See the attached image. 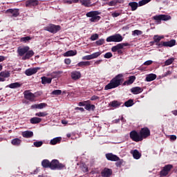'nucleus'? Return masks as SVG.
Masks as SVG:
<instances>
[{
    "label": "nucleus",
    "mask_w": 177,
    "mask_h": 177,
    "mask_svg": "<svg viewBox=\"0 0 177 177\" xmlns=\"http://www.w3.org/2000/svg\"><path fill=\"white\" fill-rule=\"evenodd\" d=\"M136 80V76L131 75L129 77L128 80L124 82V74L120 73L113 77L110 82L105 86L104 90L109 91V89H114L115 88H118L120 85L122 84L124 86L128 85H132L135 80Z\"/></svg>",
    "instance_id": "f257e3e1"
},
{
    "label": "nucleus",
    "mask_w": 177,
    "mask_h": 177,
    "mask_svg": "<svg viewBox=\"0 0 177 177\" xmlns=\"http://www.w3.org/2000/svg\"><path fill=\"white\" fill-rule=\"evenodd\" d=\"M99 15H102V12L100 11H90L86 14V17H91L89 21L91 23H97L102 17L99 16Z\"/></svg>",
    "instance_id": "f03ea898"
},
{
    "label": "nucleus",
    "mask_w": 177,
    "mask_h": 177,
    "mask_svg": "<svg viewBox=\"0 0 177 177\" xmlns=\"http://www.w3.org/2000/svg\"><path fill=\"white\" fill-rule=\"evenodd\" d=\"M64 168L66 169V165L63 163H60L58 160L54 159L50 162V169L53 171H55L56 169L60 171L64 169Z\"/></svg>",
    "instance_id": "7ed1b4c3"
},
{
    "label": "nucleus",
    "mask_w": 177,
    "mask_h": 177,
    "mask_svg": "<svg viewBox=\"0 0 177 177\" xmlns=\"http://www.w3.org/2000/svg\"><path fill=\"white\" fill-rule=\"evenodd\" d=\"M171 19H172L171 15H159L153 17V19L156 20L158 24H161V21H168V20H171Z\"/></svg>",
    "instance_id": "20e7f679"
},
{
    "label": "nucleus",
    "mask_w": 177,
    "mask_h": 177,
    "mask_svg": "<svg viewBox=\"0 0 177 177\" xmlns=\"http://www.w3.org/2000/svg\"><path fill=\"white\" fill-rule=\"evenodd\" d=\"M44 30L48 31V32L56 34V32L62 30V27L59 25L50 24L48 26H46Z\"/></svg>",
    "instance_id": "39448f33"
},
{
    "label": "nucleus",
    "mask_w": 177,
    "mask_h": 177,
    "mask_svg": "<svg viewBox=\"0 0 177 177\" xmlns=\"http://www.w3.org/2000/svg\"><path fill=\"white\" fill-rule=\"evenodd\" d=\"M124 38L120 34L109 36L106 38V42H122Z\"/></svg>",
    "instance_id": "423d86ee"
},
{
    "label": "nucleus",
    "mask_w": 177,
    "mask_h": 177,
    "mask_svg": "<svg viewBox=\"0 0 177 177\" xmlns=\"http://www.w3.org/2000/svg\"><path fill=\"white\" fill-rule=\"evenodd\" d=\"M130 139L133 142H142V137L140 136V133H138L136 130H133L129 133Z\"/></svg>",
    "instance_id": "0eeeda50"
},
{
    "label": "nucleus",
    "mask_w": 177,
    "mask_h": 177,
    "mask_svg": "<svg viewBox=\"0 0 177 177\" xmlns=\"http://www.w3.org/2000/svg\"><path fill=\"white\" fill-rule=\"evenodd\" d=\"M175 45H176V40L171 39L169 41H161L158 44V46L159 48H162V46L172 48V46H175Z\"/></svg>",
    "instance_id": "6e6552de"
},
{
    "label": "nucleus",
    "mask_w": 177,
    "mask_h": 177,
    "mask_svg": "<svg viewBox=\"0 0 177 177\" xmlns=\"http://www.w3.org/2000/svg\"><path fill=\"white\" fill-rule=\"evenodd\" d=\"M140 136L141 137L142 140L143 139H147L150 136V129L147 127H143L140 131Z\"/></svg>",
    "instance_id": "1a4fd4ad"
},
{
    "label": "nucleus",
    "mask_w": 177,
    "mask_h": 177,
    "mask_svg": "<svg viewBox=\"0 0 177 177\" xmlns=\"http://www.w3.org/2000/svg\"><path fill=\"white\" fill-rule=\"evenodd\" d=\"M24 98L26 99V100H29V102H35V95L30 91H25L24 92Z\"/></svg>",
    "instance_id": "9d476101"
},
{
    "label": "nucleus",
    "mask_w": 177,
    "mask_h": 177,
    "mask_svg": "<svg viewBox=\"0 0 177 177\" xmlns=\"http://www.w3.org/2000/svg\"><path fill=\"white\" fill-rule=\"evenodd\" d=\"M19 11V10L17 8H10L6 11V13H8L10 17H17L19 15H20V12Z\"/></svg>",
    "instance_id": "9b49d317"
},
{
    "label": "nucleus",
    "mask_w": 177,
    "mask_h": 177,
    "mask_svg": "<svg viewBox=\"0 0 177 177\" xmlns=\"http://www.w3.org/2000/svg\"><path fill=\"white\" fill-rule=\"evenodd\" d=\"M174 168L172 165H167L160 171V176H167L169 174V171Z\"/></svg>",
    "instance_id": "f8f14e48"
},
{
    "label": "nucleus",
    "mask_w": 177,
    "mask_h": 177,
    "mask_svg": "<svg viewBox=\"0 0 177 177\" xmlns=\"http://www.w3.org/2000/svg\"><path fill=\"white\" fill-rule=\"evenodd\" d=\"M124 46H129V43L118 44L116 46H113L111 48V50H112V52H117V50L124 49Z\"/></svg>",
    "instance_id": "ddd939ff"
},
{
    "label": "nucleus",
    "mask_w": 177,
    "mask_h": 177,
    "mask_svg": "<svg viewBox=\"0 0 177 177\" xmlns=\"http://www.w3.org/2000/svg\"><path fill=\"white\" fill-rule=\"evenodd\" d=\"M25 5L26 8H32L38 6L39 1L38 0H28L26 1Z\"/></svg>",
    "instance_id": "4468645a"
},
{
    "label": "nucleus",
    "mask_w": 177,
    "mask_h": 177,
    "mask_svg": "<svg viewBox=\"0 0 177 177\" xmlns=\"http://www.w3.org/2000/svg\"><path fill=\"white\" fill-rule=\"evenodd\" d=\"M113 175V170L111 169H109L105 167L101 171V176L102 177H111Z\"/></svg>",
    "instance_id": "2eb2a0df"
},
{
    "label": "nucleus",
    "mask_w": 177,
    "mask_h": 177,
    "mask_svg": "<svg viewBox=\"0 0 177 177\" xmlns=\"http://www.w3.org/2000/svg\"><path fill=\"white\" fill-rule=\"evenodd\" d=\"M30 50V47L28 46H24V47H19L17 49V53L19 55V56H24L27 52Z\"/></svg>",
    "instance_id": "dca6fc26"
},
{
    "label": "nucleus",
    "mask_w": 177,
    "mask_h": 177,
    "mask_svg": "<svg viewBox=\"0 0 177 177\" xmlns=\"http://www.w3.org/2000/svg\"><path fill=\"white\" fill-rule=\"evenodd\" d=\"M38 70H39V68H28L26 70L25 74L28 77H30L31 75H34V74H37V73H38Z\"/></svg>",
    "instance_id": "f3484780"
},
{
    "label": "nucleus",
    "mask_w": 177,
    "mask_h": 177,
    "mask_svg": "<svg viewBox=\"0 0 177 177\" xmlns=\"http://www.w3.org/2000/svg\"><path fill=\"white\" fill-rule=\"evenodd\" d=\"M106 158L109 161H117V160H120V157H118L117 155H114L113 153H106Z\"/></svg>",
    "instance_id": "a211bd4d"
},
{
    "label": "nucleus",
    "mask_w": 177,
    "mask_h": 177,
    "mask_svg": "<svg viewBox=\"0 0 177 177\" xmlns=\"http://www.w3.org/2000/svg\"><path fill=\"white\" fill-rule=\"evenodd\" d=\"M35 55V53H34V50H28L25 55L22 57V60H28L30 57H32Z\"/></svg>",
    "instance_id": "6ab92c4d"
},
{
    "label": "nucleus",
    "mask_w": 177,
    "mask_h": 177,
    "mask_svg": "<svg viewBox=\"0 0 177 177\" xmlns=\"http://www.w3.org/2000/svg\"><path fill=\"white\" fill-rule=\"evenodd\" d=\"M71 77L72 80L77 81V80H80V78H81V72L77 71H73L71 74Z\"/></svg>",
    "instance_id": "aec40b11"
},
{
    "label": "nucleus",
    "mask_w": 177,
    "mask_h": 177,
    "mask_svg": "<svg viewBox=\"0 0 177 177\" xmlns=\"http://www.w3.org/2000/svg\"><path fill=\"white\" fill-rule=\"evenodd\" d=\"M131 154H132L133 158L135 160H139L140 157H142V153L138 151V149L131 150L130 151Z\"/></svg>",
    "instance_id": "412c9836"
},
{
    "label": "nucleus",
    "mask_w": 177,
    "mask_h": 177,
    "mask_svg": "<svg viewBox=\"0 0 177 177\" xmlns=\"http://www.w3.org/2000/svg\"><path fill=\"white\" fill-rule=\"evenodd\" d=\"M131 92L133 95H139V93H142L143 92V88L139 86L133 87L131 88Z\"/></svg>",
    "instance_id": "4be33fe9"
},
{
    "label": "nucleus",
    "mask_w": 177,
    "mask_h": 177,
    "mask_svg": "<svg viewBox=\"0 0 177 177\" xmlns=\"http://www.w3.org/2000/svg\"><path fill=\"white\" fill-rule=\"evenodd\" d=\"M23 138H30L34 136V133L30 131H26L22 133Z\"/></svg>",
    "instance_id": "5701e85b"
},
{
    "label": "nucleus",
    "mask_w": 177,
    "mask_h": 177,
    "mask_svg": "<svg viewBox=\"0 0 177 177\" xmlns=\"http://www.w3.org/2000/svg\"><path fill=\"white\" fill-rule=\"evenodd\" d=\"M51 83H52L51 77H46L45 76L41 77V84H43V85H46V84H51Z\"/></svg>",
    "instance_id": "b1692460"
},
{
    "label": "nucleus",
    "mask_w": 177,
    "mask_h": 177,
    "mask_svg": "<svg viewBox=\"0 0 177 177\" xmlns=\"http://www.w3.org/2000/svg\"><path fill=\"white\" fill-rule=\"evenodd\" d=\"M129 6L131 8L132 12H135V10H136V9H138L139 7V4L136 1H133L129 3Z\"/></svg>",
    "instance_id": "393cba45"
},
{
    "label": "nucleus",
    "mask_w": 177,
    "mask_h": 177,
    "mask_svg": "<svg viewBox=\"0 0 177 177\" xmlns=\"http://www.w3.org/2000/svg\"><path fill=\"white\" fill-rule=\"evenodd\" d=\"M156 78H157V75H156L154 73H151L146 77V81L147 82H150L151 81H154V80H156Z\"/></svg>",
    "instance_id": "a878e982"
},
{
    "label": "nucleus",
    "mask_w": 177,
    "mask_h": 177,
    "mask_svg": "<svg viewBox=\"0 0 177 177\" xmlns=\"http://www.w3.org/2000/svg\"><path fill=\"white\" fill-rule=\"evenodd\" d=\"M42 121V118H38V117H34L32 118L30 120V124H39Z\"/></svg>",
    "instance_id": "bb28decb"
},
{
    "label": "nucleus",
    "mask_w": 177,
    "mask_h": 177,
    "mask_svg": "<svg viewBox=\"0 0 177 177\" xmlns=\"http://www.w3.org/2000/svg\"><path fill=\"white\" fill-rule=\"evenodd\" d=\"M77 55V50H68L65 53H64V57H68L70 56H75Z\"/></svg>",
    "instance_id": "cd10ccee"
},
{
    "label": "nucleus",
    "mask_w": 177,
    "mask_h": 177,
    "mask_svg": "<svg viewBox=\"0 0 177 177\" xmlns=\"http://www.w3.org/2000/svg\"><path fill=\"white\" fill-rule=\"evenodd\" d=\"M80 3L82 5H83V6H85L86 8H90V6H92V5H91V3H92V2H91V0H79Z\"/></svg>",
    "instance_id": "c85d7f7f"
},
{
    "label": "nucleus",
    "mask_w": 177,
    "mask_h": 177,
    "mask_svg": "<svg viewBox=\"0 0 177 177\" xmlns=\"http://www.w3.org/2000/svg\"><path fill=\"white\" fill-rule=\"evenodd\" d=\"M60 74H63V71H54V72L51 73L50 74V75L52 80H53V78H59Z\"/></svg>",
    "instance_id": "c756f323"
},
{
    "label": "nucleus",
    "mask_w": 177,
    "mask_h": 177,
    "mask_svg": "<svg viewBox=\"0 0 177 177\" xmlns=\"http://www.w3.org/2000/svg\"><path fill=\"white\" fill-rule=\"evenodd\" d=\"M43 168H50V162L48 159H44L41 162Z\"/></svg>",
    "instance_id": "7c9ffc66"
},
{
    "label": "nucleus",
    "mask_w": 177,
    "mask_h": 177,
    "mask_svg": "<svg viewBox=\"0 0 177 177\" xmlns=\"http://www.w3.org/2000/svg\"><path fill=\"white\" fill-rule=\"evenodd\" d=\"M60 142H62V137H57L51 140L50 141V144L55 145H57V143H60Z\"/></svg>",
    "instance_id": "2f4dec72"
},
{
    "label": "nucleus",
    "mask_w": 177,
    "mask_h": 177,
    "mask_svg": "<svg viewBox=\"0 0 177 177\" xmlns=\"http://www.w3.org/2000/svg\"><path fill=\"white\" fill-rule=\"evenodd\" d=\"M121 104H122V103L117 101V100H113L112 102H110L109 106H111V107H120V106H121Z\"/></svg>",
    "instance_id": "473e14b6"
},
{
    "label": "nucleus",
    "mask_w": 177,
    "mask_h": 177,
    "mask_svg": "<svg viewBox=\"0 0 177 177\" xmlns=\"http://www.w3.org/2000/svg\"><path fill=\"white\" fill-rule=\"evenodd\" d=\"M84 106H85L84 109L86 110H88V111H91V110H92V111H95V109H96V106H95V104H87Z\"/></svg>",
    "instance_id": "72a5a7b5"
},
{
    "label": "nucleus",
    "mask_w": 177,
    "mask_h": 177,
    "mask_svg": "<svg viewBox=\"0 0 177 177\" xmlns=\"http://www.w3.org/2000/svg\"><path fill=\"white\" fill-rule=\"evenodd\" d=\"M86 66H91V62L89 61L80 62L77 64V67H86Z\"/></svg>",
    "instance_id": "f704fd0d"
},
{
    "label": "nucleus",
    "mask_w": 177,
    "mask_h": 177,
    "mask_svg": "<svg viewBox=\"0 0 177 177\" xmlns=\"http://www.w3.org/2000/svg\"><path fill=\"white\" fill-rule=\"evenodd\" d=\"M164 38V36H159L158 35L153 36V41L156 42V45L158 46L160 43V41Z\"/></svg>",
    "instance_id": "c9c22d12"
},
{
    "label": "nucleus",
    "mask_w": 177,
    "mask_h": 177,
    "mask_svg": "<svg viewBox=\"0 0 177 177\" xmlns=\"http://www.w3.org/2000/svg\"><path fill=\"white\" fill-rule=\"evenodd\" d=\"M20 86H21V84L19 82L12 83L8 85V88H10L11 89H15V88H20Z\"/></svg>",
    "instance_id": "e433bc0d"
},
{
    "label": "nucleus",
    "mask_w": 177,
    "mask_h": 177,
    "mask_svg": "<svg viewBox=\"0 0 177 177\" xmlns=\"http://www.w3.org/2000/svg\"><path fill=\"white\" fill-rule=\"evenodd\" d=\"M11 143L12 145H13V146H20V144L21 143V140L19 138H15L12 140Z\"/></svg>",
    "instance_id": "4c0bfd02"
},
{
    "label": "nucleus",
    "mask_w": 177,
    "mask_h": 177,
    "mask_svg": "<svg viewBox=\"0 0 177 177\" xmlns=\"http://www.w3.org/2000/svg\"><path fill=\"white\" fill-rule=\"evenodd\" d=\"M134 104L133 100L130 99L124 102V106L126 107H131V106Z\"/></svg>",
    "instance_id": "58836bf2"
},
{
    "label": "nucleus",
    "mask_w": 177,
    "mask_h": 177,
    "mask_svg": "<svg viewBox=\"0 0 177 177\" xmlns=\"http://www.w3.org/2000/svg\"><path fill=\"white\" fill-rule=\"evenodd\" d=\"M64 3H67V5H71V3H78L80 0H64Z\"/></svg>",
    "instance_id": "ea45409f"
},
{
    "label": "nucleus",
    "mask_w": 177,
    "mask_h": 177,
    "mask_svg": "<svg viewBox=\"0 0 177 177\" xmlns=\"http://www.w3.org/2000/svg\"><path fill=\"white\" fill-rule=\"evenodd\" d=\"M0 77H3V78H9L10 77V73L9 72H1Z\"/></svg>",
    "instance_id": "a19ab883"
},
{
    "label": "nucleus",
    "mask_w": 177,
    "mask_h": 177,
    "mask_svg": "<svg viewBox=\"0 0 177 177\" xmlns=\"http://www.w3.org/2000/svg\"><path fill=\"white\" fill-rule=\"evenodd\" d=\"M151 0H141L138 2V6H143L147 3H149V2H150Z\"/></svg>",
    "instance_id": "79ce46f5"
},
{
    "label": "nucleus",
    "mask_w": 177,
    "mask_h": 177,
    "mask_svg": "<svg viewBox=\"0 0 177 177\" xmlns=\"http://www.w3.org/2000/svg\"><path fill=\"white\" fill-rule=\"evenodd\" d=\"M100 55H102L101 52H96V53H93V54H91V59H97V57H99V56H100Z\"/></svg>",
    "instance_id": "37998d69"
},
{
    "label": "nucleus",
    "mask_w": 177,
    "mask_h": 177,
    "mask_svg": "<svg viewBox=\"0 0 177 177\" xmlns=\"http://www.w3.org/2000/svg\"><path fill=\"white\" fill-rule=\"evenodd\" d=\"M36 117H46L48 113L46 112H39L35 113Z\"/></svg>",
    "instance_id": "c03bdc74"
},
{
    "label": "nucleus",
    "mask_w": 177,
    "mask_h": 177,
    "mask_svg": "<svg viewBox=\"0 0 177 177\" xmlns=\"http://www.w3.org/2000/svg\"><path fill=\"white\" fill-rule=\"evenodd\" d=\"M51 95H54L55 96H59L62 95V90H54L52 93Z\"/></svg>",
    "instance_id": "a18cd8bd"
},
{
    "label": "nucleus",
    "mask_w": 177,
    "mask_h": 177,
    "mask_svg": "<svg viewBox=\"0 0 177 177\" xmlns=\"http://www.w3.org/2000/svg\"><path fill=\"white\" fill-rule=\"evenodd\" d=\"M174 60H175V59L174 58L168 59L167 60L165 61V65L169 66L170 64H172V63H174Z\"/></svg>",
    "instance_id": "49530a36"
},
{
    "label": "nucleus",
    "mask_w": 177,
    "mask_h": 177,
    "mask_svg": "<svg viewBox=\"0 0 177 177\" xmlns=\"http://www.w3.org/2000/svg\"><path fill=\"white\" fill-rule=\"evenodd\" d=\"M46 106H48V104L46 103L37 104V109H39V110H42V109L46 107Z\"/></svg>",
    "instance_id": "de8ad7c7"
},
{
    "label": "nucleus",
    "mask_w": 177,
    "mask_h": 177,
    "mask_svg": "<svg viewBox=\"0 0 177 177\" xmlns=\"http://www.w3.org/2000/svg\"><path fill=\"white\" fill-rule=\"evenodd\" d=\"M28 41H31V37L29 36L21 38V42H28Z\"/></svg>",
    "instance_id": "09e8293b"
},
{
    "label": "nucleus",
    "mask_w": 177,
    "mask_h": 177,
    "mask_svg": "<svg viewBox=\"0 0 177 177\" xmlns=\"http://www.w3.org/2000/svg\"><path fill=\"white\" fill-rule=\"evenodd\" d=\"M99 39V35L97 33H95L94 35H92L90 37L91 41H96V39Z\"/></svg>",
    "instance_id": "8fccbe9b"
},
{
    "label": "nucleus",
    "mask_w": 177,
    "mask_h": 177,
    "mask_svg": "<svg viewBox=\"0 0 177 177\" xmlns=\"http://www.w3.org/2000/svg\"><path fill=\"white\" fill-rule=\"evenodd\" d=\"M142 34L143 32L142 30H135L133 31L132 35H142Z\"/></svg>",
    "instance_id": "3c124183"
},
{
    "label": "nucleus",
    "mask_w": 177,
    "mask_h": 177,
    "mask_svg": "<svg viewBox=\"0 0 177 177\" xmlns=\"http://www.w3.org/2000/svg\"><path fill=\"white\" fill-rule=\"evenodd\" d=\"M117 162H115V166L118 167H121V165H122V163L124 162V160L122 159H120L116 160Z\"/></svg>",
    "instance_id": "603ef678"
},
{
    "label": "nucleus",
    "mask_w": 177,
    "mask_h": 177,
    "mask_svg": "<svg viewBox=\"0 0 177 177\" xmlns=\"http://www.w3.org/2000/svg\"><path fill=\"white\" fill-rule=\"evenodd\" d=\"M33 145L35 147H41V146H42V145H44V142H42V141L35 142L33 143Z\"/></svg>",
    "instance_id": "864d4df0"
},
{
    "label": "nucleus",
    "mask_w": 177,
    "mask_h": 177,
    "mask_svg": "<svg viewBox=\"0 0 177 177\" xmlns=\"http://www.w3.org/2000/svg\"><path fill=\"white\" fill-rule=\"evenodd\" d=\"M112 17H118V16H121V11H115L111 14Z\"/></svg>",
    "instance_id": "5fc2aeb1"
},
{
    "label": "nucleus",
    "mask_w": 177,
    "mask_h": 177,
    "mask_svg": "<svg viewBox=\"0 0 177 177\" xmlns=\"http://www.w3.org/2000/svg\"><path fill=\"white\" fill-rule=\"evenodd\" d=\"M96 45L98 46H100L104 44V39H100L99 40L95 41Z\"/></svg>",
    "instance_id": "6e6d98bb"
},
{
    "label": "nucleus",
    "mask_w": 177,
    "mask_h": 177,
    "mask_svg": "<svg viewBox=\"0 0 177 177\" xmlns=\"http://www.w3.org/2000/svg\"><path fill=\"white\" fill-rule=\"evenodd\" d=\"M104 57L105 59H111V57H113V53H111V52L106 53L104 55Z\"/></svg>",
    "instance_id": "4d7b16f0"
},
{
    "label": "nucleus",
    "mask_w": 177,
    "mask_h": 177,
    "mask_svg": "<svg viewBox=\"0 0 177 177\" xmlns=\"http://www.w3.org/2000/svg\"><path fill=\"white\" fill-rule=\"evenodd\" d=\"M106 5H108V6H115L117 5V3L115 0H113L109 3H106Z\"/></svg>",
    "instance_id": "13d9d810"
},
{
    "label": "nucleus",
    "mask_w": 177,
    "mask_h": 177,
    "mask_svg": "<svg viewBox=\"0 0 177 177\" xmlns=\"http://www.w3.org/2000/svg\"><path fill=\"white\" fill-rule=\"evenodd\" d=\"M82 60H92V55H85L84 57H82Z\"/></svg>",
    "instance_id": "bf43d9fd"
},
{
    "label": "nucleus",
    "mask_w": 177,
    "mask_h": 177,
    "mask_svg": "<svg viewBox=\"0 0 177 177\" xmlns=\"http://www.w3.org/2000/svg\"><path fill=\"white\" fill-rule=\"evenodd\" d=\"M151 64H153V61L151 60H148L144 63V66H150Z\"/></svg>",
    "instance_id": "052dcab7"
},
{
    "label": "nucleus",
    "mask_w": 177,
    "mask_h": 177,
    "mask_svg": "<svg viewBox=\"0 0 177 177\" xmlns=\"http://www.w3.org/2000/svg\"><path fill=\"white\" fill-rule=\"evenodd\" d=\"M65 64H71V59L70 58H66L64 59Z\"/></svg>",
    "instance_id": "680f3d73"
},
{
    "label": "nucleus",
    "mask_w": 177,
    "mask_h": 177,
    "mask_svg": "<svg viewBox=\"0 0 177 177\" xmlns=\"http://www.w3.org/2000/svg\"><path fill=\"white\" fill-rule=\"evenodd\" d=\"M171 74H172V72H171V71H167L165 73V77H168V75H171Z\"/></svg>",
    "instance_id": "e2e57ef3"
},
{
    "label": "nucleus",
    "mask_w": 177,
    "mask_h": 177,
    "mask_svg": "<svg viewBox=\"0 0 177 177\" xmlns=\"http://www.w3.org/2000/svg\"><path fill=\"white\" fill-rule=\"evenodd\" d=\"M97 99H99V97H98V96H96V95H93V96L91 97V100H97Z\"/></svg>",
    "instance_id": "0e129e2a"
},
{
    "label": "nucleus",
    "mask_w": 177,
    "mask_h": 177,
    "mask_svg": "<svg viewBox=\"0 0 177 177\" xmlns=\"http://www.w3.org/2000/svg\"><path fill=\"white\" fill-rule=\"evenodd\" d=\"M6 57L3 55H0V63L6 60Z\"/></svg>",
    "instance_id": "69168bd1"
},
{
    "label": "nucleus",
    "mask_w": 177,
    "mask_h": 177,
    "mask_svg": "<svg viewBox=\"0 0 177 177\" xmlns=\"http://www.w3.org/2000/svg\"><path fill=\"white\" fill-rule=\"evenodd\" d=\"M170 140H176V136L175 135L170 136Z\"/></svg>",
    "instance_id": "338daca9"
},
{
    "label": "nucleus",
    "mask_w": 177,
    "mask_h": 177,
    "mask_svg": "<svg viewBox=\"0 0 177 177\" xmlns=\"http://www.w3.org/2000/svg\"><path fill=\"white\" fill-rule=\"evenodd\" d=\"M89 170L88 169L87 167H83V172H88Z\"/></svg>",
    "instance_id": "774afa93"
}]
</instances>
